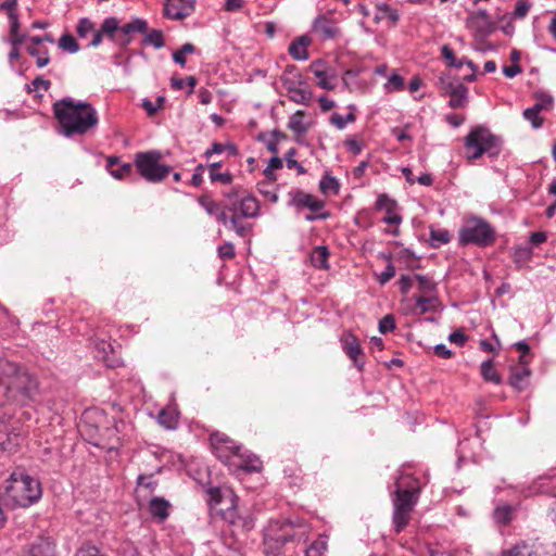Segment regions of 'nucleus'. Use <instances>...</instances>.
<instances>
[{"instance_id":"obj_60","label":"nucleus","mask_w":556,"mask_h":556,"mask_svg":"<svg viewBox=\"0 0 556 556\" xmlns=\"http://www.w3.org/2000/svg\"><path fill=\"white\" fill-rule=\"evenodd\" d=\"M132 172V164L125 163L118 168L111 169V175L116 179H123L125 176Z\"/></svg>"},{"instance_id":"obj_59","label":"nucleus","mask_w":556,"mask_h":556,"mask_svg":"<svg viewBox=\"0 0 556 556\" xmlns=\"http://www.w3.org/2000/svg\"><path fill=\"white\" fill-rule=\"evenodd\" d=\"M395 267L394 265L389 262L386 266V269L379 275L378 281L380 285H386L388 281H390L395 276Z\"/></svg>"},{"instance_id":"obj_5","label":"nucleus","mask_w":556,"mask_h":556,"mask_svg":"<svg viewBox=\"0 0 556 556\" xmlns=\"http://www.w3.org/2000/svg\"><path fill=\"white\" fill-rule=\"evenodd\" d=\"M496 240L494 228L485 219L472 216L458 231L460 245L475 244L481 248L492 245Z\"/></svg>"},{"instance_id":"obj_4","label":"nucleus","mask_w":556,"mask_h":556,"mask_svg":"<svg viewBox=\"0 0 556 556\" xmlns=\"http://www.w3.org/2000/svg\"><path fill=\"white\" fill-rule=\"evenodd\" d=\"M503 140L488 127L476 126L464 139L466 156L469 161L480 159L484 153L491 157L500 154Z\"/></svg>"},{"instance_id":"obj_62","label":"nucleus","mask_w":556,"mask_h":556,"mask_svg":"<svg viewBox=\"0 0 556 556\" xmlns=\"http://www.w3.org/2000/svg\"><path fill=\"white\" fill-rule=\"evenodd\" d=\"M247 194V191L242 187H233L229 191L225 192L224 197L228 201H240V199Z\"/></svg>"},{"instance_id":"obj_25","label":"nucleus","mask_w":556,"mask_h":556,"mask_svg":"<svg viewBox=\"0 0 556 556\" xmlns=\"http://www.w3.org/2000/svg\"><path fill=\"white\" fill-rule=\"evenodd\" d=\"M309 43L311 39L307 36H301L290 43L288 52L294 60H307L308 52L306 48Z\"/></svg>"},{"instance_id":"obj_31","label":"nucleus","mask_w":556,"mask_h":556,"mask_svg":"<svg viewBox=\"0 0 556 556\" xmlns=\"http://www.w3.org/2000/svg\"><path fill=\"white\" fill-rule=\"evenodd\" d=\"M468 88L462 83L456 89L448 94V105L452 109H462L467 104Z\"/></svg>"},{"instance_id":"obj_7","label":"nucleus","mask_w":556,"mask_h":556,"mask_svg":"<svg viewBox=\"0 0 556 556\" xmlns=\"http://www.w3.org/2000/svg\"><path fill=\"white\" fill-rule=\"evenodd\" d=\"M418 502V490L397 488L393 498V516L395 531L402 532L410 521V516Z\"/></svg>"},{"instance_id":"obj_12","label":"nucleus","mask_w":556,"mask_h":556,"mask_svg":"<svg viewBox=\"0 0 556 556\" xmlns=\"http://www.w3.org/2000/svg\"><path fill=\"white\" fill-rule=\"evenodd\" d=\"M147 28V21L137 17L123 26L118 24V29L114 36H111V40L122 47H127L131 41V34L146 33Z\"/></svg>"},{"instance_id":"obj_47","label":"nucleus","mask_w":556,"mask_h":556,"mask_svg":"<svg viewBox=\"0 0 556 556\" xmlns=\"http://www.w3.org/2000/svg\"><path fill=\"white\" fill-rule=\"evenodd\" d=\"M355 119H356V116L353 112H350L344 117L338 113H334L331 116L330 122L338 129H343L348 123H353V122H355Z\"/></svg>"},{"instance_id":"obj_34","label":"nucleus","mask_w":556,"mask_h":556,"mask_svg":"<svg viewBox=\"0 0 556 556\" xmlns=\"http://www.w3.org/2000/svg\"><path fill=\"white\" fill-rule=\"evenodd\" d=\"M169 503L162 497H153L150 501L149 510L153 517L164 520L168 517Z\"/></svg>"},{"instance_id":"obj_63","label":"nucleus","mask_w":556,"mask_h":556,"mask_svg":"<svg viewBox=\"0 0 556 556\" xmlns=\"http://www.w3.org/2000/svg\"><path fill=\"white\" fill-rule=\"evenodd\" d=\"M530 10V4L525 0H518L516 2L514 16L518 18L525 17Z\"/></svg>"},{"instance_id":"obj_45","label":"nucleus","mask_w":556,"mask_h":556,"mask_svg":"<svg viewBox=\"0 0 556 556\" xmlns=\"http://www.w3.org/2000/svg\"><path fill=\"white\" fill-rule=\"evenodd\" d=\"M59 47L70 53H76L79 50V45L70 34H65L59 39Z\"/></svg>"},{"instance_id":"obj_23","label":"nucleus","mask_w":556,"mask_h":556,"mask_svg":"<svg viewBox=\"0 0 556 556\" xmlns=\"http://www.w3.org/2000/svg\"><path fill=\"white\" fill-rule=\"evenodd\" d=\"M551 104V98L538 102L533 106L528 108L523 111V117L531 123L533 128L538 129L543 125V118L540 116V112L543 109H547Z\"/></svg>"},{"instance_id":"obj_64","label":"nucleus","mask_w":556,"mask_h":556,"mask_svg":"<svg viewBox=\"0 0 556 556\" xmlns=\"http://www.w3.org/2000/svg\"><path fill=\"white\" fill-rule=\"evenodd\" d=\"M75 556H103L99 553L98 548L93 545H83Z\"/></svg>"},{"instance_id":"obj_29","label":"nucleus","mask_w":556,"mask_h":556,"mask_svg":"<svg viewBox=\"0 0 556 556\" xmlns=\"http://www.w3.org/2000/svg\"><path fill=\"white\" fill-rule=\"evenodd\" d=\"M241 218L243 217L240 216L238 213L232 214L229 217V224L227 227L233 230L237 236L244 238L252 233V224L244 223L241 220Z\"/></svg>"},{"instance_id":"obj_56","label":"nucleus","mask_w":556,"mask_h":556,"mask_svg":"<svg viewBox=\"0 0 556 556\" xmlns=\"http://www.w3.org/2000/svg\"><path fill=\"white\" fill-rule=\"evenodd\" d=\"M218 255L223 260H232L236 256L235 247L231 242H225L218 247Z\"/></svg>"},{"instance_id":"obj_32","label":"nucleus","mask_w":556,"mask_h":556,"mask_svg":"<svg viewBox=\"0 0 556 556\" xmlns=\"http://www.w3.org/2000/svg\"><path fill=\"white\" fill-rule=\"evenodd\" d=\"M414 279L418 283L420 295H437L438 283L431 277L416 274Z\"/></svg>"},{"instance_id":"obj_27","label":"nucleus","mask_w":556,"mask_h":556,"mask_svg":"<svg viewBox=\"0 0 556 556\" xmlns=\"http://www.w3.org/2000/svg\"><path fill=\"white\" fill-rule=\"evenodd\" d=\"M24 556H54V545L46 539L34 542Z\"/></svg>"},{"instance_id":"obj_21","label":"nucleus","mask_w":556,"mask_h":556,"mask_svg":"<svg viewBox=\"0 0 556 556\" xmlns=\"http://www.w3.org/2000/svg\"><path fill=\"white\" fill-rule=\"evenodd\" d=\"M531 370L529 367H511L508 383L518 392L523 391L529 383Z\"/></svg>"},{"instance_id":"obj_39","label":"nucleus","mask_w":556,"mask_h":556,"mask_svg":"<svg viewBox=\"0 0 556 556\" xmlns=\"http://www.w3.org/2000/svg\"><path fill=\"white\" fill-rule=\"evenodd\" d=\"M304 112L296 111L288 122V127L298 135H303L307 131V127L303 122Z\"/></svg>"},{"instance_id":"obj_48","label":"nucleus","mask_w":556,"mask_h":556,"mask_svg":"<svg viewBox=\"0 0 556 556\" xmlns=\"http://www.w3.org/2000/svg\"><path fill=\"white\" fill-rule=\"evenodd\" d=\"M27 52L31 56L37 59L36 60V64H37L38 67H45L50 62V58L48 56V51L47 50L43 52V54H41L40 50L37 47L28 46L27 47Z\"/></svg>"},{"instance_id":"obj_33","label":"nucleus","mask_w":556,"mask_h":556,"mask_svg":"<svg viewBox=\"0 0 556 556\" xmlns=\"http://www.w3.org/2000/svg\"><path fill=\"white\" fill-rule=\"evenodd\" d=\"M328 257H329V251L327 247L320 245L316 247L312 254H311V262L314 267L318 269H328Z\"/></svg>"},{"instance_id":"obj_16","label":"nucleus","mask_w":556,"mask_h":556,"mask_svg":"<svg viewBox=\"0 0 556 556\" xmlns=\"http://www.w3.org/2000/svg\"><path fill=\"white\" fill-rule=\"evenodd\" d=\"M291 195V200L289 202L290 205L296 207H306L312 212H317L321 210L325 203L321 200L314 198L309 193H305L302 190H295L289 193Z\"/></svg>"},{"instance_id":"obj_28","label":"nucleus","mask_w":556,"mask_h":556,"mask_svg":"<svg viewBox=\"0 0 556 556\" xmlns=\"http://www.w3.org/2000/svg\"><path fill=\"white\" fill-rule=\"evenodd\" d=\"M416 309L418 314L422 315L428 312H434L440 306V302L437 295H415Z\"/></svg>"},{"instance_id":"obj_2","label":"nucleus","mask_w":556,"mask_h":556,"mask_svg":"<svg viewBox=\"0 0 556 556\" xmlns=\"http://www.w3.org/2000/svg\"><path fill=\"white\" fill-rule=\"evenodd\" d=\"M53 113L65 137L83 136L99 123L97 110L84 101L63 98L53 104Z\"/></svg>"},{"instance_id":"obj_52","label":"nucleus","mask_w":556,"mask_h":556,"mask_svg":"<svg viewBox=\"0 0 556 556\" xmlns=\"http://www.w3.org/2000/svg\"><path fill=\"white\" fill-rule=\"evenodd\" d=\"M199 204L206 211L208 215H214L219 210V204L211 200L207 195L199 198Z\"/></svg>"},{"instance_id":"obj_11","label":"nucleus","mask_w":556,"mask_h":556,"mask_svg":"<svg viewBox=\"0 0 556 556\" xmlns=\"http://www.w3.org/2000/svg\"><path fill=\"white\" fill-rule=\"evenodd\" d=\"M195 0H165L163 14L166 18L182 21L194 12Z\"/></svg>"},{"instance_id":"obj_46","label":"nucleus","mask_w":556,"mask_h":556,"mask_svg":"<svg viewBox=\"0 0 556 556\" xmlns=\"http://www.w3.org/2000/svg\"><path fill=\"white\" fill-rule=\"evenodd\" d=\"M319 188L323 192L332 190L334 193H338L340 185L334 177L327 174L321 178L319 182Z\"/></svg>"},{"instance_id":"obj_24","label":"nucleus","mask_w":556,"mask_h":556,"mask_svg":"<svg viewBox=\"0 0 556 556\" xmlns=\"http://www.w3.org/2000/svg\"><path fill=\"white\" fill-rule=\"evenodd\" d=\"M228 500L230 502V507L227 509H222L220 514L224 520L228 521L229 523L233 526H242L247 527L248 523L245 520H243L237 511V501L238 497L232 493V491L228 492Z\"/></svg>"},{"instance_id":"obj_50","label":"nucleus","mask_w":556,"mask_h":556,"mask_svg":"<svg viewBox=\"0 0 556 556\" xmlns=\"http://www.w3.org/2000/svg\"><path fill=\"white\" fill-rule=\"evenodd\" d=\"M442 56L448 61L450 66H454L456 68H460L464 65L463 60L457 61L455 58L454 51L446 45L441 48Z\"/></svg>"},{"instance_id":"obj_36","label":"nucleus","mask_w":556,"mask_h":556,"mask_svg":"<svg viewBox=\"0 0 556 556\" xmlns=\"http://www.w3.org/2000/svg\"><path fill=\"white\" fill-rule=\"evenodd\" d=\"M481 376L485 381H491L495 384H500L502 382L501 376L494 368V362L491 358L481 364Z\"/></svg>"},{"instance_id":"obj_8","label":"nucleus","mask_w":556,"mask_h":556,"mask_svg":"<svg viewBox=\"0 0 556 556\" xmlns=\"http://www.w3.org/2000/svg\"><path fill=\"white\" fill-rule=\"evenodd\" d=\"M23 441V427L11 414L0 409V450L12 452Z\"/></svg>"},{"instance_id":"obj_51","label":"nucleus","mask_w":556,"mask_h":556,"mask_svg":"<svg viewBox=\"0 0 556 556\" xmlns=\"http://www.w3.org/2000/svg\"><path fill=\"white\" fill-rule=\"evenodd\" d=\"M295 149L294 148H291L287 153H286V163H287V166L288 168H295L298 174L299 175H303L306 173V169L298 162L293 159V156L295 155Z\"/></svg>"},{"instance_id":"obj_35","label":"nucleus","mask_w":556,"mask_h":556,"mask_svg":"<svg viewBox=\"0 0 556 556\" xmlns=\"http://www.w3.org/2000/svg\"><path fill=\"white\" fill-rule=\"evenodd\" d=\"M289 99L298 104L307 105L313 97L312 91L305 86H299L288 92Z\"/></svg>"},{"instance_id":"obj_1","label":"nucleus","mask_w":556,"mask_h":556,"mask_svg":"<svg viewBox=\"0 0 556 556\" xmlns=\"http://www.w3.org/2000/svg\"><path fill=\"white\" fill-rule=\"evenodd\" d=\"M39 392L35 376L5 358H0V404L26 405Z\"/></svg>"},{"instance_id":"obj_20","label":"nucleus","mask_w":556,"mask_h":556,"mask_svg":"<svg viewBox=\"0 0 556 556\" xmlns=\"http://www.w3.org/2000/svg\"><path fill=\"white\" fill-rule=\"evenodd\" d=\"M283 88L289 92L291 89L299 86H305L306 81L304 76L296 70L294 65H288L280 78Z\"/></svg>"},{"instance_id":"obj_40","label":"nucleus","mask_w":556,"mask_h":556,"mask_svg":"<svg viewBox=\"0 0 556 556\" xmlns=\"http://www.w3.org/2000/svg\"><path fill=\"white\" fill-rule=\"evenodd\" d=\"M143 43L153 46L155 49H161L164 47V37L163 33L160 29H151L146 30Z\"/></svg>"},{"instance_id":"obj_26","label":"nucleus","mask_w":556,"mask_h":556,"mask_svg":"<svg viewBox=\"0 0 556 556\" xmlns=\"http://www.w3.org/2000/svg\"><path fill=\"white\" fill-rule=\"evenodd\" d=\"M483 21V25H476V31L482 36L490 34L493 29V23L491 22L490 15L485 10H479L478 12L471 13L467 18V24Z\"/></svg>"},{"instance_id":"obj_10","label":"nucleus","mask_w":556,"mask_h":556,"mask_svg":"<svg viewBox=\"0 0 556 556\" xmlns=\"http://www.w3.org/2000/svg\"><path fill=\"white\" fill-rule=\"evenodd\" d=\"M214 453L224 464L231 457V454L240 452L241 446L224 433H213L210 437Z\"/></svg>"},{"instance_id":"obj_44","label":"nucleus","mask_w":556,"mask_h":556,"mask_svg":"<svg viewBox=\"0 0 556 556\" xmlns=\"http://www.w3.org/2000/svg\"><path fill=\"white\" fill-rule=\"evenodd\" d=\"M502 556H540L538 551H532L528 545H516L513 548L503 552Z\"/></svg>"},{"instance_id":"obj_53","label":"nucleus","mask_w":556,"mask_h":556,"mask_svg":"<svg viewBox=\"0 0 556 556\" xmlns=\"http://www.w3.org/2000/svg\"><path fill=\"white\" fill-rule=\"evenodd\" d=\"M230 490H227L226 492H222V490L219 488H210L207 490V493L210 495V504H214V505H217V504H220L225 498H228V492Z\"/></svg>"},{"instance_id":"obj_57","label":"nucleus","mask_w":556,"mask_h":556,"mask_svg":"<svg viewBox=\"0 0 556 556\" xmlns=\"http://www.w3.org/2000/svg\"><path fill=\"white\" fill-rule=\"evenodd\" d=\"M17 0H5L0 4V10L8 13L9 20L18 18L16 13Z\"/></svg>"},{"instance_id":"obj_38","label":"nucleus","mask_w":556,"mask_h":556,"mask_svg":"<svg viewBox=\"0 0 556 556\" xmlns=\"http://www.w3.org/2000/svg\"><path fill=\"white\" fill-rule=\"evenodd\" d=\"M25 39H26V35L20 33L18 18H12V21H10L9 42L14 47H18L25 41Z\"/></svg>"},{"instance_id":"obj_6","label":"nucleus","mask_w":556,"mask_h":556,"mask_svg":"<svg viewBox=\"0 0 556 556\" xmlns=\"http://www.w3.org/2000/svg\"><path fill=\"white\" fill-rule=\"evenodd\" d=\"M162 153L157 150L138 152L135 154L134 165L138 174L148 182L157 184L170 173L169 165L161 163Z\"/></svg>"},{"instance_id":"obj_14","label":"nucleus","mask_w":556,"mask_h":556,"mask_svg":"<svg viewBox=\"0 0 556 556\" xmlns=\"http://www.w3.org/2000/svg\"><path fill=\"white\" fill-rule=\"evenodd\" d=\"M309 71L318 79L317 85L325 90H333L337 87V76L328 73L325 62L320 59L315 60L309 65Z\"/></svg>"},{"instance_id":"obj_9","label":"nucleus","mask_w":556,"mask_h":556,"mask_svg":"<svg viewBox=\"0 0 556 556\" xmlns=\"http://www.w3.org/2000/svg\"><path fill=\"white\" fill-rule=\"evenodd\" d=\"M228 466L229 470L237 471H247V472H260L263 468L262 460L255 455H248L245 453L236 452V454H231V457L225 463Z\"/></svg>"},{"instance_id":"obj_22","label":"nucleus","mask_w":556,"mask_h":556,"mask_svg":"<svg viewBox=\"0 0 556 556\" xmlns=\"http://www.w3.org/2000/svg\"><path fill=\"white\" fill-rule=\"evenodd\" d=\"M243 218H255L260 215V201L252 194L243 195L239 201V213Z\"/></svg>"},{"instance_id":"obj_54","label":"nucleus","mask_w":556,"mask_h":556,"mask_svg":"<svg viewBox=\"0 0 556 556\" xmlns=\"http://www.w3.org/2000/svg\"><path fill=\"white\" fill-rule=\"evenodd\" d=\"M76 30L79 37H87L88 34L94 30V25L88 18H80Z\"/></svg>"},{"instance_id":"obj_58","label":"nucleus","mask_w":556,"mask_h":556,"mask_svg":"<svg viewBox=\"0 0 556 556\" xmlns=\"http://www.w3.org/2000/svg\"><path fill=\"white\" fill-rule=\"evenodd\" d=\"M395 328V320L393 315H386L382 319L379 321V331L381 333H387Z\"/></svg>"},{"instance_id":"obj_3","label":"nucleus","mask_w":556,"mask_h":556,"mask_svg":"<svg viewBox=\"0 0 556 556\" xmlns=\"http://www.w3.org/2000/svg\"><path fill=\"white\" fill-rule=\"evenodd\" d=\"M4 495L12 507L26 508L41 498V483L24 471H14L7 481Z\"/></svg>"},{"instance_id":"obj_43","label":"nucleus","mask_w":556,"mask_h":556,"mask_svg":"<svg viewBox=\"0 0 556 556\" xmlns=\"http://www.w3.org/2000/svg\"><path fill=\"white\" fill-rule=\"evenodd\" d=\"M460 84L462 81H459L457 78H451L444 75L440 76L438 81L439 89L444 96H448L456 89V86Z\"/></svg>"},{"instance_id":"obj_17","label":"nucleus","mask_w":556,"mask_h":556,"mask_svg":"<svg viewBox=\"0 0 556 556\" xmlns=\"http://www.w3.org/2000/svg\"><path fill=\"white\" fill-rule=\"evenodd\" d=\"M313 31L323 40L333 39L338 36L339 29L336 23L326 16H318L313 23Z\"/></svg>"},{"instance_id":"obj_15","label":"nucleus","mask_w":556,"mask_h":556,"mask_svg":"<svg viewBox=\"0 0 556 556\" xmlns=\"http://www.w3.org/2000/svg\"><path fill=\"white\" fill-rule=\"evenodd\" d=\"M343 351L353 361L358 370L364 368V353L357 338L352 333L343 336Z\"/></svg>"},{"instance_id":"obj_42","label":"nucleus","mask_w":556,"mask_h":556,"mask_svg":"<svg viewBox=\"0 0 556 556\" xmlns=\"http://www.w3.org/2000/svg\"><path fill=\"white\" fill-rule=\"evenodd\" d=\"M157 421L166 429H175L177 427V416L172 410L162 409L157 415Z\"/></svg>"},{"instance_id":"obj_61","label":"nucleus","mask_w":556,"mask_h":556,"mask_svg":"<svg viewBox=\"0 0 556 556\" xmlns=\"http://www.w3.org/2000/svg\"><path fill=\"white\" fill-rule=\"evenodd\" d=\"M532 256V249L530 247L517 248L514 254L516 262H526Z\"/></svg>"},{"instance_id":"obj_13","label":"nucleus","mask_w":556,"mask_h":556,"mask_svg":"<svg viewBox=\"0 0 556 556\" xmlns=\"http://www.w3.org/2000/svg\"><path fill=\"white\" fill-rule=\"evenodd\" d=\"M281 534H277L275 540L282 543L301 541L306 534V525L299 522L295 525L293 521L286 520L280 527Z\"/></svg>"},{"instance_id":"obj_55","label":"nucleus","mask_w":556,"mask_h":556,"mask_svg":"<svg viewBox=\"0 0 556 556\" xmlns=\"http://www.w3.org/2000/svg\"><path fill=\"white\" fill-rule=\"evenodd\" d=\"M377 8L382 13L381 17L389 18L393 24H395L399 21L400 15L397 10L389 7L386 3L380 4Z\"/></svg>"},{"instance_id":"obj_19","label":"nucleus","mask_w":556,"mask_h":556,"mask_svg":"<svg viewBox=\"0 0 556 556\" xmlns=\"http://www.w3.org/2000/svg\"><path fill=\"white\" fill-rule=\"evenodd\" d=\"M117 29L118 20L116 17L105 18L101 25V28L97 31H92V39L90 41V46L98 47L101 43L103 36H108L111 39V36H114Z\"/></svg>"},{"instance_id":"obj_30","label":"nucleus","mask_w":556,"mask_h":556,"mask_svg":"<svg viewBox=\"0 0 556 556\" xmlns=\"http://www.w3.org/2000/svg\"><path fill=\"white\" fill-rule=\"evenodd\" d=\"M222 167L220 162L207 165L208 176L212 182H220L223 185H230L233 181V176L229 172L222 173L218 170Z\"/></svg>"},{"instance_id":"obj_41","label":"nucleus","mask_w":556,"mask_h":556,"mask_svg":"<svg viewBox=\"0 0 556 556\" xmlns=\"http://www.w3.org/2000/svg\"><path fill=\"white\" fill-rule=\"evenodd\" d=\"M430 240L433 248H439L451 241V235L446 229H430Z\"/></svg>"},{"instance_id":"obj_49","label":"nucleus","mask_w":556,"mask_h":556,"mask_svg":"<svg viewBox=\"0 0 556 556\" xmlns=\"http://www.w3.org/2000/svg\"><path fill=\"white\" fill-rule=\"evenodd\" d=\"M327 544L325 541H314L306 549L305 556H325Z\"/></svg>"},{"instance_id":"obj_37","label":"nucleus","mask_w":556,"mask_h":556,"mask_svg":"<svg viewBox=\"0 0 556 556\" xmlns=\"http://www.w3.org/2000/svg\"><path fill=\"white\" fill-rule=\"evenodd\" d=\"M119 426H124L123 422H115L112 427H108L105 429V435L108 438V448L116 450L119 445L121 438L118 433L121 432Z\"/></svg>"},{"instance_id":"obj_18","label":"nucleus","mask_w":556,"mask_h":556,"mask_svg":"<svg viewBox=\"0 0 556 556\" xmlns=\"http://www.w3.org/2000/svg\"><path fill=\"white\" fill-rule=\"evenodd\" d=\"M376 207L378 210L386 211L387 216L383 218L384 223L397 225L402 222V217L395 214L396 202L390 199L387 194H380L378 197Z\"/></svg>"}]
</instances>
